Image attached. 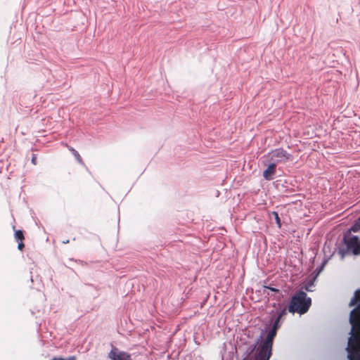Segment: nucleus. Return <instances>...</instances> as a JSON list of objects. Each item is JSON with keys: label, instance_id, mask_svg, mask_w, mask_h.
<instances>
[{"label": "nucleus", "instance_id": "f257e3e1", "mask_svg": "<svg viewBox=\"0 0 360 360\" xmlns=\"http://www.w3.org/2000/svg\"><path fill=\"white\" fill-rule=\"evenodd\" d=\"M276 335V333L274 330H269L268 331L265 340L257 347L253 360H269L271 356L273 340ZM257 344V342L248 347L243 360H251L250 356L255 352Z\"/></svg>", "mask_w": 360, "mask_h": 360}, {"label": "nucleus", "instance_id": "f03ea898", "mask_svg": "<svg viewBox=\"0 0 360 360\" xmlns=\"http://www.w3.org/2000/svg\"><path fill=\"white\" fill-rule=\"evenodd\" d=\"M311 305V299L307 296L305 292L300 290L292 296L288 311L292 314H304L308 311Z\"/></svg>", "mask_w": 360, "mask_h": 360}, {"label": "nucleus", "instance_id": "7ed1b4c3", "mask_svg": "<svg viewBox=\"0 0 360 360\" xmlns=\"http://www.w3.org/2000/svg\"><path fill=\"white\" fill-rule=\"evenodd\" d=\"M357 255L360 254V238L356 236L344 235L342 243L338 247V254L344 259L348 253Z\"/></svg>", "mask_w": 360, "mask_h": 360}, {"label": "nucleus", "instance_id": "20e7f679", "mask_svg": "<svg viewBox=\"0 0 360 360\" xmlns=\"http://www.w3.org/2000/svg\"><path fill=\"white\" fill-rule=\"evenodd\" d=\"M267 161L275 162L276 165L285 163L292 160V156L282 148L271 150L266 155Z\"/></svg>", "mask_w": 360, "mask_h": 360}, {"label": "nucleus", "instance_id": "39448f33", "mask_svg": "<svg viewBox=\"0 0 360 360\" xmlns=\"http://www.w3.org/2000/svg\"><path fill=\"white\" fill-rule=\"evenodd\" d=\"M357 293H360V289L355 291L354 295L349 302V306L357 304V306L351 311L349 315V323L353 328L360 318V297H357Z\"/></svg>", "mask_w": 360, "mask_h": 360}, {"label": "nucleus", "instance_id": "423d86ee", "mask_svg": "<svg viewBox=\"0 0 360 360\" xmlns=\"http://www.w3.org/2000/svg\"><path fill=\"white\" fill-rule=\"evenodd\" d=\"M352 337L348 341L346 351L347 352V358L349 360H360V347L358 346L356 340H352Z\"/></svg>", "mask_w": 360, "mask_h": 360}, {"label": "nucleus", "instance_id": "0eeeda50", "mask_svg": "<svg viewBox=\"0 0 360 360\" xmlns=\"http://www.w3.org/2000/svg\"><path fill=\"white\" fill-rule=\"evenodd\" d=\"M110 360H132L131 355L125 352L119 351L116 347H112L108 354Z\"/></svg>", "mask_w": 360, "mask_h": 360}, {"label": "nucleus", "instance_id": "6e6552de", "mask_svg": "<svg viewBox=\"0 0 360 360\" xmlns=\"http://www.w3.org/2000/svg\"><path fill=\"white\" fill-rule=\"evenodd\" d=\"M276 165L275 162H269L267 168L264 170L262 176L264 179L269 181L273 179V176L276 173Z\"/></svg>", "mask_w": 360, "mask_h": 360}, {"label": "nucleus", "instance_id": "1a4fd4ad", "mask_svg": "<svg viewBox=\"0 0 360 360\" xmlns=\"http://www.w3.org/2000/svg\"><path fill=\"white\" fill-rule=\"evenodd\" d=\"M360 231V218L356 219L354 224L347 230L343 234L347 236H352V232L356 233Z\"/></svg>", "mask_w": 360, "mask_h": 360}, {"label": "nucleus", "instance_id": "9d476101", "mask_svg": "<svg viewBox=\"0 0 360 360\" xmlns=\"http://www.w3.org/2000/svg\"><path fill=\"white\" fill-rule=\"evenodd\" d=\"M68 149L72 152V155L75 156L78 162L83 165L84 162L79 153L71 146H68Z\"/></svg>", "mask_w": 360, "mask_h": 360}, {"label": "nucleus", "instance_id": "9b49d317", "mask_svg": "<svg viewBox=\"0 0 360 360\" xmlns=\"http://www.w3.org/2000/svg\"><path fill=\"white\" fill-rule=\"evenodd\" d=\"M315 278H316V276L313 279H311L307 282V283L304 285V287L305 290L309 291V292L312 291L311 288L314 286V283Z\"/></svg>", "mask_w": 360, "mask_h": 360}, {"label": "nucleus", "instance_id": "f8f14e48", "mask_svg": "<svg viewBox=\"0 0 360 360\" xmlns=\"http://www.w3.org/2000/svg\"><path fill=\"white\" fill-rule=\"evenodd\" d=\"M287 310H288V308L286 307H284L283 309H282L277 314L276 319H278L279 321L284 316L286 315L287 314Z\"/></svg>", "mask_w": 360, "mask_h": 360}, {"label": "nucleus", "instance_id": "ddd939ff", "mask_svg": "<svg viewBox=\"0 0 360 360\" xmlns=\"http://www.w3.org/2000/svg\"><path fill=\"white\" fill-rule=\"evenodd\" d=\"M15 238L18 241H22L24 238L23 232L21 230H18L15 232Z\"/></svg>", "mask_w": 360, "mask_h": 360}, {"label": "nucleus", "instance_id": "4468645a", "mask_svg": "<svg viewBox=\"0 0 360 360\" xmlns=\"http://www.w3.org/2000/svg\"><path fill=\"white\" fill-rule=\"evenodd\" d=\"M279 320L277 319H275L272 328L270 329L271 330H274V332H277L278 329L280 328L281 325L279 323Z\"/></svg>", "mask_w": 360, "mask_h": 360}, {"label": "nucleus", "instance_id": "2eb2a0df", "mask_svg": "<svg viewBox=\"0 0 360 360\" xmlns=\"http://www.w3.org/2000/svg\"><path fill=\"white\" fill-rule=\"evenodd\" d=\"M272 214L274 216V218H275V221H276V224L278 225V226L279 228H281V219H280V217H279V216H278V212H272Z\"/></svg>", "mask_w": 360, "mask_h": 360}, {"label": "nucleus", "instance_id": "dca6fc26", "mask_svg": "<svg viewBox=\"0 0 360 360\" xmlns=\"http://www.w3.org/2000/svg\"><path fill=\"white\" fill-rule=\"evenodd\" d=\"M327 262V260H324L323 263L321 264L320 266L317 267L315 270L316 277L322 271L323 269L324 268V266L326 265Z\"/></svg>", "mask_w": 360, "mask_h": 360}, {"label": "nucleus", "instance_id": "f3484780", "mask_svg": "<svg viewBox=\"0 0 360 360\" xmlns=\"http://www.w3.org/2000/svg\"><path fill=\"white\" fill-rule=\"evenodd\" d=\"M264 288L268 289L271 290V292L278 293L280 292V290L278 288H274L271 285H264Z\"/></svg>", "mask_w": 360, "mask_h": 360}, {"label": "nucleus", "instance_id": "a211bd4d", "mask_svg": "<svg viewBox=\"0 0 360 360\" xmlns=\"http://www.w3.org/2000/svg\"><path fill=\"white\" fill-rule=\"evenodd\" d=\"M76 358L74 356H69L68 359H63L62 357H53L51 360H75Z\"/></svg>", "mask_w": 360, "mask_h": 360}, {"label": "nucleus", "instance_id": "6ab92c4d", "mask_svg": "<svg viewBox=\"0 0 360 360\" xmlns=\"http://www.w3.org/2000/svg\"><path fill=\"white\" fill-rule=\"evenodd\" d=\"M31 162L33 165H37V157L34 154H33L32 157V160H31Z\"/></svg>", "mask_w": 360, "mask_h": 360}, {"label": "nucleus", "instance_id": "aec40b11", "mask_svg": "<svg viewBox=\"0 0 360 360\" xmlns=\"http://www.w3.org/2000/svg\"><path fill=\"white\" fill-rule=\"evenodd\" d=\"M24 248V244L22 243V241H20L18 245V248L20 250H22V248Z\"/></svg>", "mask_w": 360, "mask_h": 360}, {"label": "nucleus", "instance_id": "412c9836", "mask_svg": "<svg viewBox=\"0 0 360 360\" xmlns=\"http://www.w3.org/2000/svg\"><path fill=\"white\" fill-rule=\"evenodd\" d=\"M69 243V240H63V243L68 244Z\"/></svg>", "mask_w": 360, "mask_h": 360}]
</instances>
